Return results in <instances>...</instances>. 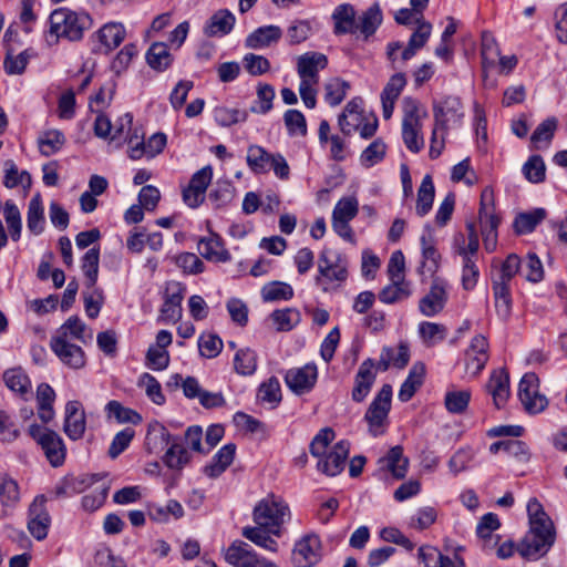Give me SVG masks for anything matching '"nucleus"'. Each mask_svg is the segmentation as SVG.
<instances>
[{"label": "nucleus", "mask_w": 567, "mask_h": 567, "mask_svg": "<svg viewBox=\"0 0 567 567\" xmlns=\"http://www.w3.org/2000/svg\"><path fill=\"white\" fill-rule=\"evenodd\" d=\"M45 225L44 210L40 194L34 195L30 202L27 213V227L30 233L38 236L43 233Z\"/></svg>", "instance_id": "obj_37"}, {"label": "nucleus", "mask_w": 567, "mask_h": 567, "mask_svg": "<svg viewBox=\"0 0 567 567\" xmlns=\"http://www.w3.org/2000/svg\"><path fill=\"white\" fill-rule=\"evenodd\" d=\"M275 89L270 84H259L257 87V100L250 107L256 114H266L272 109Z\"/></svg>", "instance_id": "obj_57"}, {"label": "nucleus", "mask_w": 567, "mask_h": 567, "mask_svg": "<svg viewBox=\"0 0 567 567\" xmlns=\"http://www.w3.org/2000/svg\"><path fill=\"white\" fill-rule=\"evenodd\" d=\"M225 559L234 567H277L274 563L259 558L248 544L234 542L225 553Z\"/></svg>", "instance_id": "obj_15"}, {"label": "nucleus", "mask_w": 567, "mask_h": 567, "mask_svg": "<svg viewBox=\"0 0 567 567\" xmlns=\"http://www.w3.org/2000/svg\"><path fill=\"white\" fill-rule=\"evenodd\" d=\"M382 23V12L378 3L371 6L358 19L357 31L359 30L364 38H369Z\"/></svg>", "instance_id": "obj_41"}, {"label": "nucleus", "mask_w": 567, "mask_h": 567, "mask_svg": "<svg viewBox=\"0 0 567 567\" xmlns=\"http://www.w3.org/2000/svg\"><path fill=\"white\" fill-rule=\"evenodd\" d=\"M529 530L519 544L518 550L528 559L545 555L555 542V527L537 498L527 503Z\"/></svg>", "instance_id": "obj_3"}, {"label": "nucleus", "mask_w": 567, "mask_h": 567, "mask_svg": "<svg viewBox=\"0 0 567 567\" xmlns=\"http://www.w3.org/2000/svg\"><path fill=\"white\" fill-rule=\"evenodd\" d=\"M435 196V188L433 184V179L431 175H425L421 182V185L417 189V199H416V214L420 217L425 216L432 208L433 200Z\"/></svg>", "instance_id": "obj_39"}, {"label": "nucleus", "mask_w": 567, "mask_h": 567, "mask_svg": "<svg viewBox=\"0 0 567 567\" xmlns=\"http://www.w3.org/2000/svg\"><path fill=\"white\" fill-rule=\"evenodd\" d=\"M284 122L290 136H305L307 134L306 117L299 110L286 111Z\"/></svg>", "instance_id": "obj_59"}, {"label": "nucleus", "mask_w": 567, "mask_h": 567, "mask_svg": "<svg viewBox=\"0 0 567 567\" xmlns=\"http://www.w3.org/2000/svg\"><path fill=\"white\" fill-rule=\"evenodd\" d=\"M538 388V377L533 372L525 373L518 385V398L530 414L543 412L548 404L546 396L539 393Z\"/></svg>", "instance_id": "obj_11"}, {"label": "nucleus", "mask_w": 567, "mask_h": 567, "mask_svg": "<svg viewBox=\"0 0 567 567\" xmlns=\"http://www.w3.org/2000/svg\"><path fill=\"white\" fill-rule=\"evenodd\" d=\"M488 361V342L483 334L475 336L465 352V369L468 374L476 377Z\"/></svg>", "instance_id": "obj_19"}, {"label": "nucleus", "mask_w": 567, "mask_h": 567, "mask_svg": "<svg viewBox=\"0 0 567 567\" xmlns=\"http://www.w3.org/2000/svg\"><path fill=\"white\" fill-rule=\"evenodd\" d=\"M488 393L497 409L505 405L509 398V375L506 370L498 369L492 372L486 384Z\"/></svg>", "instance_id": "obj_25"}, {"label": "nucleus", "mask_w": 567, "mask_h": 567, "mask_svg": "<svg viewBox=\"0 0 567 567\" xmlns=\"http://www.w3.org/2000/svg\"><path fill=\"white\" fill-rule=\"evenodd\" d=\"M50 29L45 35L47 43L54 45L60 38L79 41L91 25V19L85 13H78L68 8H59L49 17Z\"/></svg>", "instance_id": "obj_5"}, {"label": "nucleus", "mask_w": 567, "mask_h": 567, "mask_svg": "<svg viewBox=\"0 0 567 567\" xmlns=\"http://www.w3.org/2000/svg\"><path fill=\"white\" fill-rule=\"evenodd\" d=\"M391 399L392 388L390 384H384L365 412L364 420L369 425V433L374 437L384 434L386 430Z\"/></svg>", "instance_id": "obj_9"}, {"label": "nucleus", "mask_w": 567, "mask_h": 567, "mask_svg": "<svg viewBox=\"0 0 567 567\" xmlns=\"http://www.w3.org/2000/svg\"><path fill=\"white\" fill-rule=\"evenodd\" d=\"M246 162L255 174H265L272 169L280 179H287L290 174L289 165L281 154L268 153L259 145L254 144L248 147Z\"/></svg>", "instance_id": "obj_7"}, {"label": "nucleus", "mask_w": 567, "mask_h": 567, "mask_svg": "<svg viewBox=\"0 0 567 567\" xmlns=\"http://www.w3.org/2000/svg\"><path fill=\"white\" fill-rule=\"evenodd\" d=\"M328 59L319 52H307L298 58L297 71L300 80L319 82V71L326 69Z\"/></svg>", "instance_id": "obj_22"}, {"label": "nucleus", "mask_w": 567, "mask_h": 567, "mask_svg": "<svg viewBox=\"0 0 567 567\" xmlns=\"http://www.w3.org/2000/svg\"><path fill=\"white\" fill-rule=\"evenodd\" d=\"M359 203L355 197H343L334 206L332 212V228L344 240H354L350 221L357 216Z\"/></svg>", "instance_id": "obj_10"}, {"label": "nucleus", "mask_w": 567, "mask_h": 567, "mask_svg": "<svg viewBox=\"0 0 567 567\" xmlns=\"http://www.w3.org/2000/svg\"><path fill=\"white\" fill-rule=\"evenodd\" d=\"M270 318L277 331H290L301 321L300 311L296 308L275 310Z\"/></svg>", "instance_id": "obj_42"}, {"label": "nucleus", "mask_w": 567, "mask_h": 567, "mask_svg": "<svg viewBox=\"0 0 567 567\" xmlns=\"http://www.w3.org/2000/svg\"><path fill=\"white\" fill-rule=\"evenodd\" d=\"M126 31L120 22L105 23L97 32L96 37L106 52L116 49L125 39Z\"/></svg>", "instance_id": "obj_34"}, {"label": "nucleus", "mask_w": 567, "mask_h": 567, "mask_svg": "<svg viewBox=\"0 0 567 567\" xmlns=\"http://www.w3.org/2000/svg\"><path fill=\"white\" fill-rule=\"evenodd\" d=\"M172 54L163 42L153 43L146 52L147 64L156 71L166 70L172 64Z\"/></svg>", "instance_id": "obj_40"}, {"label": "nucleus", "mask_w": 567, "mask_h": 567, "mask_svg": "<svg viewBox=\"0 0 567 567\" xmlns=\"http://www.w3.org/2000/svg\"><path fill=\"white\" fill-rule=\"evenodd\" d=\"M386 153V145L381 138L374 140L360 155V163L363 167L370 168L380 163Z\"/></svg>", "instance_id": "obj_55"}, {"label": "nucleus", "mask_w": 567, "mask_h": 567, "mask_svg": "<svg viewBox=\"0 0 567 567\" xmlns=\"http://www.w3.org/2000/svg\"><path fill=\"white\" fill-rule=\"evenodd\" d=\"M425 367L423 363H414L409 371L408 378L402 383L398 398L401 402H408L423 384Z\"/></svg>", "instance_id": "obj_35"}, {"label": "nucleus", "mask_w": 567, "mask_h": 567, "mask_svg": "<svg viewBox=\"0 0 567 567\" xmlns=\"http://www.w3.org/2000/svg\"><path fill=\"white\" fill-rule=\"evenodd\" d=\"M261 297L265 301L290 300L293 297V289L290 285L281 281H274L265 285L261 289Z\"/></svg>", "instance_id": "obj_52"}, {"label": "nucleus", "mask_w": 567, "mask_h": 567, "mask_svg": "<svg viewBox=\"0 0 567 567\" xmlns=\"http://www.w3.org/2000/svg\"><path fill=\"white\" fill-rule=\"evenodd\" d=\"M417 557L424 567H463L462 560L455 561L429 545L419 548Z\"/></svg>", "instance_id": "obj_36"}, {"label": "nucleus", "mask_w": 567, "mask_h": 567, "mask_svg": "<svg viewBox=\"0 0 567 567\" xmlns=\"http://www.w3.org/2000/svg\"><path fill=\"white\" fill-rule=\"evenodd\" d=\"M334 436V431L331 427L321 429L312 439L309 447L311 455L318 458V471L328 476H336L343 471L350 451V443L344 440L327 451Z\"/></svg>", "instance_id": "obj_4"}, {"label": "nucleus", "mask_w": 567, "mask_h": 567, "mask_svg": "<svg viewBox=\"0 0 567 567\" xmlns=\"http://www.w3.org/2000/svg\"><path fill=\"white\" fill-rule=\"evenodd\" d=\"M29 434L41 446L48 462L53 467H59L64 463L66 449L62 437L55 431L39 424H31Z\"/></svg>", "instance_id": "obj_8"}, {"label": "nucleus", "mask_w": 567, "mask_h": 567, "mask_svg": "<svg viewBox=\"0 0 567 567\" xmlns=\"http://www.w3.org/2000/svg\"><path fill=\"white\" fill-rule=\"evenodd\" d=\"M3 217L8 225L11 239L18 241L21 237L22 220L18 206L12 200H7L3 205Z\"/></svg>", "instance_id": "obj_45"}, {"label": "nucleus", "mask_w": 567, "mask_h": 567, "mask_svg": "<svg viewBox=\"0 0 567 567\" xmlns=\"http://www.w3.org/2000/svg\"><path fill=\"white\" fill-rule=\"evenodd\" d=\"M3 381L11 391L18 393L22 398L31 394V381L21 368L8 369L3 373Z\"/></svg>", "instance_id": "obj_38"}, {"label": "nucleus", "mask_w": 567, "mask_h": 567, "mask_svg": "<svg viewBox=\"0 0 567 567\" xmlns=\"http://www.w3.org/2000/svg\"><path fill=\"white\" fill-rule=\"evenodd\" d=\"M105 409L109 415L114 416L120 423L137 424L142 420L137 412L130 408L123 406L118 401H110Z\"/></svg>", "instance_id": "obj_62"}, {"label": "nucleus", "mask_w": 567, "mask_h": 567, "mask_svg": "<svg viewBox=\"0 0 567 567\" xmlns=\"http://www.w3.org/2000/svg\"><path fill=\"white\" fill-rule=\"evenodd\" d=\"M493 292L498 316L502 318H507L512 309V298L508 284L494 280Z\"/></svg>", "instance_id": "obj_47"}, {"label": "nucleus", "mask_w": 567, "mask_h": 567, "mask_svg": "<svg viewBox=\"0 0 567 567\" xmlns=\"http://www.w3.org/2000/svg\"><path fill=\"white\" fill-rule=\"evenodd\" d=\"M197 248L199 254L209 261L226 262L230 259V254L225 249L217 234L212 233L209 237L202 238Z\"/></svg>", "instance_id": "obj_29"}, {"label": "nucleus", "mask_w": 567, "mask_h": 567, "mask_svg": "<svg viewBox=\"0 0 567 567\" xmlns=\"http://www.w3.org/2000/svg\"><path fill=\"white\" fill-rule=\"evenodd\" d=\"M409 460L403 455L399 445L392 447L388 454L379 460V468L388 471L394 478L401 480L406 475Z\"/></svg>", "instance_id": "obj_27"}, {"label": "nucleus", "mask_w": 567, "mask_h": 567, "mask_svg": "<svg viewBox=\"0 0 567 567\" xmlns=\"http://www.w3.org/2000/svg\"><path fill=\"white\" fill-rule=\"evenodd\" d=\"M350 85L348 82L333 78L324 84V100L331 106L339 105L347 95Z\"/></svg>", "instance_id": "obj_54"}, {"label": "nucleus", "mask_w": 567, "mask_h": 567, "mask_svg": "<svg viewBox=\"0 0 567 567\" xmlns=\"http://www.w3.org/2000/svg\"><path fill=\"white\" fill-rule=\"evenodd\" d=\"M76 316L70 317L50 339V348L59 360L70 369H81L86 363L85 353L79 343L92 340V332Z\"/></svg>", "instance_id": "obj_2"}, {"label": "nucleus", "mask_w": 567, "mask_h": 567, "mask_svg": "<svg viewBox=\"0 0 567 567\" xmlns=\"http://www.w3.org/2000/svg\"><path fill=\"white\" fill-rule=\"evenodd\" d=\"M499 526L501 523L496 514L487 513L480 519L476 526V534L482 539L485 549H493L498 544L499 537L494 536L493 533Z\"/></svg>", "instance_id": "obj_31"}, {"label": "nucleus", "mask_w": 567, "mask_h": 567, "mask_svg": "<svg viewBox=\"0 0 567 567\" xmlns=\"http://www.w3.org/2000/svg\"><path fill=\"white\" fill-rule=\"evenodd\" d=\"M348 278V261L340 254L322 250L318 259L315 282L324 292L338 289Z\"/></svg>", "instance_id": "obj_6"}, {"label": "nucleus", "mask_w": 567, "mask_h": 567, "mask_svg": "<svg viewBox=\"0 0 567 567\" xmlns=\"http://www.w3.org/2000/svg\"><path fill=\"white\" fill-rule=\"evenodd\" d=\"M447 288L445 279L434 277L429 291L419 301V311L429 318L442 312L449 299Z\"/></svg>", "instance_id": "obj_12"}, {"label": "nucleus", "mask_w": 567, "mask_h": 567, "mask_svg": "<svg viewBox=\"0 0 567 567\" xmlns=\"http://www.w3.org/2000/svg\"><path fill=\"white\" fill-rule=\"evenodd\" d=\"M419 334L424 343L434 344L445 339L447 330L445 326L436 322L423 321L419 324Z\"/></svg>", "instance_id": "obj_56"}, {"label": "nucleus", "mask_w": 567, "mask_h": 567, "mask_svg": "<svg viewBox=\"0 0 567 567\" xmlns=\"http://www.w3.org/2000/svg\"><path fill=\"white\" fill-rule=\"evenodd\" d=\"M186 287L178 281L166 284L164 302L159 310L158 321L175 323L182 318V301L185 297Z\"/></svg>", "instance_id": "obj_13"}, {"label": "nucleus", "mask_w": 567, "mask_h": 567, "mask_svg": "<svg viewBox=\"0 0 567 567\" xmlns=\"http://www.w3.org/2000/svg\"><path fill=\"white\" fill-rule=\"evenodd\" d=\"M402 128L422 131V120L427 116V112L417 100L405 96L402 100Z\"/></svg>", "instance_id": "obj_28"}, {"label": "nucleus", "mask_w": 567, "mask_h": 567, "mask_svg": "<svg viewBox=\"0 0 567 567\" xmlns=\"http://www.w3.org/2000/svg\"><path fill=\"white\" fill-rule=\"evenodd\" d=\"M281 37L282 30L278 25L259 27L247 35L245 47L254 50L265 49L278 43Z\"/></svg>", "instance_id": "obj_24"}, {"label": "nucleus", "mask_w": 567, "mask_h": 567, "mask_svg": "<svg viewBox=\"0 0 567 567\" xmlns=\"http://www.w3.org/2000/svg\"><path fill=\"white\" fill-rule=\"evenodd\" d=\"M336 34H347L357 32L355 10L349 3L338 6L333 13Z\"/></svg>", "instance_id": "obj_32"}, {"label": "nucleus", "mask_w": 567, "mask_h": 567, "mask_svg": "<svg viewBox=\"0 0 567 567\" xmlns=\"http://www.w3.org/2000/svg\"><path fill=\"white\" fill-rule=\"evenodd\" d=\"M546 217L544 208H536L529 213L519 214L514 220V228L517 234L532 233L536 226Z\"/></svg>", "instance_id": "obj_46"}, {"label": "nucleus", "mask_w": 567, "mask_h": 567, "mask_svg": "<svg viewBox=\"0 0 567 567\" xmlns=\"http://www.w3.org/2000/svg\"><path fill=\"white\" fill-rule=\"evenodd\" d=\"M471 391L470 390H449L444 396L445 409L453 414L463 413L470 403Z\"/></svg>", "instance_id": "obj_48"}, {"label": "nucleus", "mask_w": 567, "mask_h": 567, "mask_svg": "<svg viewBox=\"0 0 567 567\" xmlns=\"http://www.w3.org/2000/svg\"><path fill=\"white\" fill-rule=\"evenodd\" d=\"M99 260L100 249L95 247L89 249L82 258V270L86 278V286L89 288H94L97 281Z\"/></svg>", "instance_id": "obj_51"}, {"label": "nucleus", "mask_w": 567, "mask_h": 567, "mask_svg": "<svg viewBox=\"0 0 567 567\" xmlns=\"http://www.w3.org/2000/svg\"><path fill=\"white\" fill-rule=\"evenodd\" d=\"M312 33V27L308 20H293L287 29V41L290 45L305 42Z\"/></svg>", "instance_id": "obj_58"}, {"label": "nucleus", "mask_w": 567, "mask_h": 567, "mask_svg": "<svg viewBox=\"0 0 567 567\" xmlns=\"http://www.w3.org/2000/svg\"><path fill=\"white\" fill-rule=\"evenodd\" d=\"M373 362L368 359L363 361L357 372L354 386L352 389V400L355 402H362L369 394L371 386L375 380V373L373 372Z\"/></svg>", "instance_id": "obj_26"}, {"label": "nucleus", "mask_w": 567, "mask_h": 567, "mask_svg": "<svg viewBox=\"0 0 567 567\" xmlns=\"http://www.w3.org/2000/svg\"><path fill=\"white\" fill-rule=\"evenodd\" d=\"M421 245H422V257L423 261L421 265L422 270H426L431 275L436 272L440 265L441 255L439 254L437 249L434 246V243L431 237H426L423 235L421 237Z\"/></svg>", "instance_id": "obj_50"}, {"label": "nucleus", "mask_w": 567, "mask_h": 567, "mask_svg": "<svg viewBox=\"0 0 567 567\" xmlns=\"http://www.w3.org/2000/svg\"><path fill=\"white\" fill-rule=\"evenodd\" d=\"M520 272L530 282H539L544 278V268L536 254H528L522 262Z\"/></svg>", "instance_id": "obj_60"}, {"label": "nucleus", "mask_w": 567, "mask_h": 567, "mask_svg": "<svg viewBox=\"0 0 567 567\" xmlns=\"http://www.w3.org/2000/svg\"><path fill=\"white\" fill-rule=\"evenodd\" d=\"M20 501L18 483L10 476H0V503L4 507H14Z\"/></svg>", "instance_id": "obj_53"}, {"label": "nucleus", "mask_w": 567, "mask_h": 567, "mask_svg": "<svg viewBox=\"0 0 567 567\" xmlns=\"http://www.w3.org/2000/svg\"><path fill=\"white\" fill-rule=\"evenodd\" d=\"M318 379L317 365L307 363L300 368L289 369L285 375L287 386L296 394L301 395L312 390Z\"/></svg>", "instance_id": "obj_16"}, {"label": "nucleus", "mask_w": 567, "mask_h": 567, "mask_svg": "<svg viewBox=\"0 0 567 567\" xmlns=\"http://www.w3.org/2000/svg\"><path fill=\"white\" fill-rule=\"evenodd\" d=\"M433 115L435 125L445 132L450 126L461 124L464 116L463 104L457 96H445L434 103Z\"/></svg>", "instance_id": "obj_14"}, {"label": "nucleus", "mask_w": 567, "mask_h": 567, "mask_svg": "<svg viewBox=\"0 0 567 567\" xmlns=\"http://www.w3.org/2000/svg\"><path fill=\"white\" fill-rule=\"evenodd\" d=\"M411 289L408 281H391L379 292V299L383 303H395L410 297Z\"/></svg>", "instance_id": "obj_44"}, {"label": "nucleus", "mask_w": 567, "mask_h": 567, "mask_svg": "<svg viewBox=\"0 0 567 567\" xmlns=\"http://www.w3.org/2000/svg\"><path fill=\"white\" fill-rule=\"evenodd\" d=\"M416 54V51L409 45L403 48L400 42H390L386 45V56L391 62L392 70H399L403 64L411 60Z\"/></svg>", "instance_id": "obj_49"}, {"label": "nucleus", "mask_w": 567, "mask_h": 567, "mask_svg": "<svg viewBox=\"0 0 567 567\" xmlns=\"http://www.w3.org/2000/svg\"><path fill=\"white\" fill-rule=\"evenodd\" d=\"M236 22L235 16L227 9L217 10L205 23L203 32L208 38L229 34Z\"/></svg>", "instance_id": "obj_23"}, {"label": "nucleus", "mask_w": 567, "mask_h": 567, "mask_svg": "<svg viewBox=\"0 0 567 567\" xmlns=\"http://www.w3.org/2000/svg\"><path fill=\"white\" fill-rule=\"evenodd\" d=\"M321 542L315 534L303 536L295 545L292 561L296 567H312L320 559Z\"/></svg>", "instance_id": "obj_17"}, {"label": "nucleus", "mask_w": 567, "mask_h": 567, "mask_svg": "<svg viewBox=\"0 0 567 567\" xmlns=\"http://www.w3.org/2000/svg\"><path fill=\"white\" fill-rule=\"evenodd\" d=\"M85 414L79 401H70L65 405L64 433L75 441L85 432Z\"/></svg>", "instance_id": "obj_21"}, {"label": "nucleus", "mask_w": 567, "mask_h": 567, "mask_svg": "<svg viewBox=\"0 0 567 567\" xmlns=\"http://www.w3.org/2000/svg\"><path fill=\"white\" fill-rule=\"evenodd\" d=\"M163 460L169 468H182L188 462V453L182 444L173 441Z\"/></svg>", "instance_id": "obj_64"}, {"label": "nucleus", "mask_w": 567, "mask_h": 567, "mask_svg": "<svg viewBox=\"0 0 567 567\" xmlns=\"http://www.w3.org/2000/svg\"><path fill=\"white\" fill-rule=\"evenodd\" d=\"M173 441L176 440L172 437L167 429L159 422H153L148 425L146 444L150 451L162 450L171 445Z\"/></svg>", "instance_id": "obj_43"}, {"label": "nucleus", "mask_w": 567, "mask_h": 567, "mask_svg": "<svg viewBox=\"0 0 567 567\" xmlns=\"http://www.w3.org/2000/svg\"><path fill=\"white\" fill-rule=\"evenodd\" d=\"M236 452L235 444L224 445L213 457L212 462L204 467V473L210 477L216 478L233 463Z\"/></svg>", "instance_id": "obj_33"}, {"label": "nucleus", "mask_w": 567, "mask_h": 567, "mask_svg": "<svg viewBox=\"0 0 567 567\" xmlns=\"http://www.w3.org/2000/svg\"><path fill=\"white\" fill-rule=\"evenodd\" d=\"M137 385L145 390L146 395L157 405L165 402V395L162 392L159 382L150 373H143Z\"/></svg>", "instance_id": "obj_61"}, {"label": "nucleus", "mask_w": 567, "mask_h": 567, "mask_svg": "<svg viewBox=\"0 0 567 567\" xmlns=\"http://www.w3.org/2000/svg\"><path fill=\"white\" fill-rule=\"evenodd\" d=\"M37 143L41 155L49 157L63 148L66 137L60 130L48 128L39 134Z\"/></svg>", "instance_id": "obj_30"}, {"label": "nucleus", "mask_w": 567, "mask_h": 567, "mask_svg": "<svg viewBox=\"0 0 567 567\" xmlns=\"http://www.w3.org/2000/svg\"><path fill=\"white\" fill-rule=\"evenodd\" d=\"M247 112L238 109H228L225 106L216 107L214 111L215 121L220 126H230L233 124L245 122L247 120Z\"/></svg>", "instance_id": "obj_63"}, {"label": "nucleus", "mask_w": 567, "mask_h": 567, "mask_svg": "<svg viewBox=\"0 0 567 567\" xmlns=\"http://www.w3.org/2000/svg\"><path fill=\"white\" fill-rule=\"evenodd\" d=\"M405 85L406 78L402 72H398L389 79L388 83L385 84L381 93L382 115L384 120L391 118L394 111L395 102L399 99Z\"/></svg>", "instance_id": "obj_20"}, {"label": "nucleus", "mask_w": 567, "mask_h": 567, "mask_svg": "<svg viewBox=\"0 0 567 567\" xmlns=\"http://www.w3.org/2000/svg\"><path fill=\"white\" fill-rule=\"evenodd\" d=\"M47 499L43 495L34 498L29 508L28 528L31 535L38 540H42L48 535L51 523L50 515L45 508Z\"/></svg>", "instance_id": "obj_18"}, {"label": "nucleus", "mask_w": 567, "mask_h": 567, "mask_svg": "<svg viewBox=\"0 0 567 567\" xmlns=\"http://www.w3.org/2000/svg\"><path fill=\"white\" fill-rule=\"evenodd\" d=\"M289 505L275 494L260 499L252 511L255 526H246L241 535L257 546L269 551H277L278 543L271 537H280L282 526L290 519Z\"/></svg>", "instance_id": "obj_1"}]
</instances>
